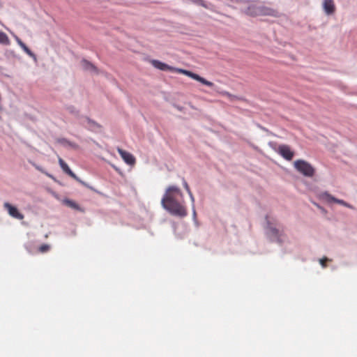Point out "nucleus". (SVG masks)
<instances>
[{
	"mask_svg": "<svg viewBox=\"0 0 357 357\" xmlns=\"http://www.w3.org/2000/svg\"><path fill=\"white\" fill-rule=\"evenodd\" d=\"M118 152L127 164L133 165L135 163V158L131 153L119 148Z\"/></svg>",
	"mask_w": 357,
	"mask_h": 357,
	"instance_id": "obj_7",
	"label": "nucleus"
},
{
	"mask_svg": "<svg viewBox=\"0 0 357 357\" xmlns=\"http://www.w3.org/2000/svg\"><path fill=\"white\" fill-rule=\"evenodd\" d=\"M188 195H189V196H190V197L191 201L192 202V203H194V202H195V198H194V196H193V195H192V193L191 190L188 191Z\"/></svg>",
	"mask_w": 357,
	"mask_h": 357,
	"instance_id": "obj_21",
	"label": "nucleus"
},
{
	"mask_svg": "<svg viewBox=\"0 0 357 357\" xmlns=\"http://www.w3.org/2000/svg\"><path fill=\"white\" fill-rule=\"evenodd\" d=\"M64 203L66 204V206H68L72 208L77 209V210H78L79 208L78 204L72 200L66 199L64 201Z\"/></svg>",
	"mask_w": 357,
	"mask_h": 357,
	"instance_id": "obj_15",
	"label": "nucleus"
},
{
	"mask_svg": "<svg viewBox=\"0 0 357 357\" xmlns=\"http://www.w3.org/2000/svg\"><path fill=\"white\" fill-rule=\"evenodd\" d=\"M151 63L155 68L160 69L161 70H165V71L169 70V71H172V72L183 74V75H185L195 80H197V81L201 82L202 84H203L206 86H210V87H211L214 85L213 82L206 80L204 77H202L199 76V75L194 73L191 71H189V70H187L185 69L172 67V66H168L167 64L162 63L158 60H152Z\"/></svg>",
	"mask_w": 357,
	"mask_h": 357,
	"instance_id": "obj_2",
	"label": "nucleus"
},
{
	"mask_svg": "<svg viewBox=\"0 0 357 357\" xmlns=\"http://www.w3.org/2000/svg\"><path fill=\"white\" fill-rule=\"evenodd\" d=\"M0 44L5 45H8L10 44V40L8 36L1 31H0Z\"/></svg>",
	"mask_w": 357,
	"mask_h": 357,
	"instance_id": "obj_14",
	"label": "nucleus"
},
{
	"mask_svg": "<svg viewBox=\"0 0 357 357\" xmlns=\"http://www.w3.org/2000/svg\"><path fill=\"white\" fill-rule=\"evenodd\" d=\"M49 249H50V246L47 244H44V245H42L39 248V251L41 252H45L48 251Z\"/></svg>",
	"mask_w": 357,
	"mask_h": 357,
	"instance_id": "obj_19",
	"label": "nucleus"
},
{
	"mask_svg": "<svg viewBox=\"0 0 357 357\" xmlns=\"http://www.w3.org/2000/svg\"><path fill=\"white\" fill-rule=\"evenodd\" d=\"M17 44L22 47V49L30 56H34L33 53L29 50V48L18 38H15Z\"/></svg>",
	"mask_w": 357,
	"mask_h": 357,
	"instance_id": "obj_11",
	"label": "nucleus"
},
{
	"mask_svg": "<svg viewBox=\"0 0 357 357\" xmlns=\"http://www.w3.org/2000/svg\"><path fill=\"white\" fill-rule=\"evenodd\" d=\"M278 153L287 160H292L294 155V151L286 144L280 145L278 148Z\"/></svg>",
	"mask_w": 357,
	"mask_h": 357,
	"instance_id": "obj_6",
	"label": "nucleus"
},
{
	"mask_svg": "<svg viewBox=\"0 0 357 357\" xmlns=\"http://www.w3.org/2000/svg\"><path fill=\"white\" fill-rule=\"evenodd\" d=\"M17 44L22 47V49L30 56H34L33 53L29 50V48L18 38H15Z\"/></svg>",
	"mask_w": 357,
	"mask_h": 357,
	"instance_id": "obj_12",
	"label": "nucleus"
},
{
	"mask_svg": "<svg viewBox=\"0 0 357 357\" xmlns=\"http://www.w3.org/2000/svg\"><path fill=\"white\" fill-rule=\"evenodd\" d=\"M294 166L298 172L305 176L312 177L314 174V167L305 160H297L294 162Z\"/></svg>",
	"mask_w": 357,
	"mask_h": 357,
	"instance_id": "obj_3",
	"label": "nucleus"
},
{
	"mask_svg": "<svg viewBox=\"0 0 357 357\" xmlns=\"http://www.w3.org/2000/svg\"><path fill=\"white\" fill-rule=\"evenodd\" d=\"M270 232H271V235L273 237L276 238L278 239V241H279V236H278L279 231L277 229H275V228L271 227L270 228Z\"/></svg>",
	"mask_w": 357,
	"mask_h": 357,
	"instance_id": "obj_16",
	"label": "nucleus"
},
{
	"mask_svg": "<svg viewBox=\"0 0 357 357\" xmlns=\"http://www.w3.org/2000/svg\"><path fill=\"white\" fill-rule=\"evenodd\" d=\"M59 163L61 168L66 174H67L71 178L79 182L82 185H86V183L84 181H82L79 177H77L74 172H72L68 165L65 162V161L61 158H59Z\"/></svg>",
	"mask_w": 357,
	"mask_h": 357,
	"instance_id": "obj_4",
	"label": "nucleus"
},
{
	"mask_svg": "<svg viewBox=\"0 0 357 357\" xmlns=\"http://www.w3.org/2000/svg\"><path fill=\"white\" fill-rule=\"evenodd\" d=\"M161 204L166 211L173 215L183 218L188 215L183 195L176 186L170 185L166 189L161 200Z\"/></svg>",
	"mask_w": 357,
	"mask_h": 357,
	"instance_id": "obj_1",
	"label": "nucleus"
},
{
	"mask_svg": "<svg viewBox=\"0 0 357 357\" xmlns=\"http://www.w3.org/2000/svg\"><path fill=\"white\" fill-rule=\"evenodd\" d=\"M323 7L327 15H331L335 10V6L333 0H324Z\"/></svg>",
	"mask_w": 357,
	"mask_h": 357,
	"instance_id": "obj_8",
	"label": "nucleus"
},
{
	"mask_svg": "<svg viewBox=\"0 0 357 357\" xmlns=\"http://www.w3.org/2000/svg\"><path fill=\"white\" fill-rule=\"evenodd\" d=\"M3 207L5 209L7 210L8 214L17 220H22L24 219V216L22 213H21L19 210L17 208V207L11 205L8 202H5L3 204Z\"/></svg>",
	"mask_w": 357,
	"mask_h": 357,
	"instance_id": "obj_5",
	"label": "nucleus"
},
{
	"mask_svg": "<svg viewBox=\"0 0 357 357\" xmlns=\"http://www.w3.org/2000/svg\"><path fill=\"white\" fill-rule=\"evenodd\" d=\"M183 186H184L185 189L186 190V191L187 192L190 191V187L184 178H183Z\"/></svg>",
	"mask_w": 357,
	"mask_h": 357,
	"instance_id": "obj_20",
	"label": "nucleus"
},
{
	"mask_svg": "<svg viewBox=\"0 0 357 357\" xmlns=\"http://www.w3.org/2000/svg\"><path fill=\"white\" fill-rule=\"evenodd\" d=\"M82 63L83 68L85 70H91V71H97V69H96V66H94L90 62H89V61H87L86 60H83Z\"/></svg>",
	"mask_w": 357,
	"mask_h": 357,
	"instance_id": "obj_13",
	"label": "nucleus"
},
{
	"mask_svg": "<svg viewBox=\"0 0 357 357\" xmlns=\"http://www.w3.org/2000/svg\"><path fill=\"white\" fill-rule=\"evenodd\" d=\"M330 261L327 257H324L319 259V263L323 268L326 267V262Z\"/></svg>",
	"mask_w": 357,
	"mask_h": 357,
	"instance_id": "obj_18",
	"label": "nucleus"
},
{
	"mask_svg": "<svg viewBox=\"0 0 357 357\" xmlns=\"http://www.w3.org/2000/svg\"><path fill=\"white\" fill-rule=\"evenodd\" d=\"M324 197H326L328 201L335 202L337 204H341V205L344 206L348 207V208H351L350 204H349L348 203L345 202L344 200L338 199L333 197L332 195H331L328 192H325L324 194Z\"/></svg>",
	"mask_w": 357,
	"mask_h": 357,
	"instance_id": "obj_9",
	"label": "nucleus"
},
{
	"mask_svg": "<svg viewBox=\"0 0 357 357\" xmlns=\"http://www.w3.org/2000/svg\"><path fill=\"white\" fill-rule=\"evenodd\" d=\"M88 122H89V124L90 126V127L92 128V129H95V128H100V126L97 123H96L95 121H93L90 119L88 120Z\"/></svg>",
	"mask_w": 357,
	"mask_h": 357,
	"instance_id": "obj_17",
	"label": "nucleus"
},
{
	"mask_svg": "<svg viewBox=\"0 0 357 357\" xmlns=\"http://www.w3.org/2000/svg\"><path fill=\"white\" fill-rule=\"evenodd\" d=\"M192 1L194 3H198V4H200L202 6H204V1L203 0H192Z\"/></svg>",
	"mask_w": 357,
	"mask_h": 357,
	"instance_id": "obj_22",
	"label": "nucleus"
},
{
	"mask_svg": "<svg viewBox=\"0 0 357 357\" xmlns=\"http://www.w3.org/2000/svg\"><path fill=\"white\" fill-rule=\"evenodd\" d=\"M17 44L22 47V49L30 56H34L33 53L29 50V48L18 38H15Z\"/></svg>",
	"mask_w": 357,
	"mask_h": 357,
	"instance_id": "obj_10",
	"label": "nucleus"
}]
</instances>
